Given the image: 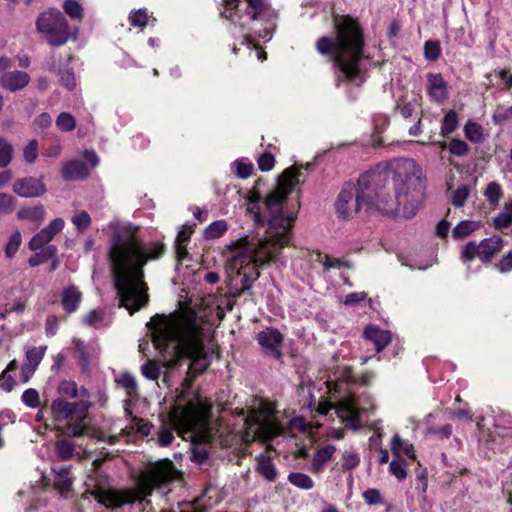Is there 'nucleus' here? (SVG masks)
Returning a JSON list of instances; mask_svg holds the SVG:
<instances>
[{
	"label": "nucleus",
	"mask_w": 512,
	"mask_h": 512,
	"mask_svg": "<svg viewBox=\"0 0 512 512\" xmlns=\"http://www.w3.org/2000/svg\"><path fill=\"white\" fill-rule=\"evenodd\" d=\"M257 472L264 477L267 481L273 482L277 478V470L272 461L265 457L260 456L257 460Z\"/></svg>",
	"instance_id": "nucleus-29"
},
{
	"label": "nucleus",
	"mask_w": 512,
	"mask_h": 512,
	"mask_svg": "<svg viewBox=\"0 0 512 512\" xmlns=\"http://www.w3.org/2000/svg\"><path fill=\"white\" fill-rule=\"evenodd\" d=\"M117 383L126 390L127 397H134L137 394L135 378L128 373H123L117 378Z\"/></svg>",
	"instance_id": "nucleus-40"
},
{
	"label": "nucleus",
	"mask_w": 512,
	"mask_h": 512,
	"mask_svg": "<svg viewBox=\"0 0 512 512\" xmlns=\"http://www.w3.org/2000/svg\"><path fill=\"white\" fill-rule=\"evenodd\" d=\"M180 476L173 463L161 460L149 464L139 475L137 485L133 489H97L93 492L95 499L107 508H120L136 501L142 503L157 488L163 494L167 485Z\"/></svg>",
	"instance_id": "nucleus-7"
},
{
	"label": "nucleus",
	"mask_w": 512,
	"mask_h": 512,
	"mask_svg": "<svg viewBox=\"0 0 512 512\" xmlns=\"http://www.w3.org/2000/svg\"><path fill=\"white\" fill-rule=\"evenodd\" d=\"M154 347L163 354L170 367L182 357L192 360L190 374L201 373L207 367L203 341L205 321L189 307L168 314H156L147 324Z\"/></svg>",
	"instance_id": "nucleus-4"
},
{
	"label": "nucleus",
	"mask_w": 512,
	"mask_h": 512,
	"mask_svg": "<svg viewBox=\"0 0 512 512\" xmlns=\"http://www.w3.org/2000/svg\"><path fill=\"white\" fill-rule=\"evenodd\" d=\"M56 449H57L58 456L62 460H66V459L70 458L72 456V453L74 450L73 445L66 440H61V441L57 442Z\"/></svg>",
	"instance_id": "nucleus-57"
},
{
	"label": "nucleus",
	"mask_w": 512,
	"mask_h": 512,
	"mask_svg": "<svg viewBox=\"0 0 512 512\" xmlns=\"http://www.w3.org/2000/svg\"><path fill=\"white\" fill-rule=\"evenodd\" d=\"M222 15L240 30L242 43L258 50L253 35L268 41L272 37V24L258 29L260 22H269L275 17L274 10L266 0H224Z\"/></svg>",
	"instance_id": "nucleus-8"
},
{
	"label": "nucleus",
	"mask_w": 512,
	"mask_h": 512,
	"mask_svg": "<svg viewBox=\"0 0 512 512\" xmlns=\"http://www.w3.org/2000/svg\"><path fill=\"white\" fill-rule=\"evenodd\" d=\"M373 374L366 373L356 378L350 368H345L342 372L341 379L327 380L324 382L327 393L334 395L342 391V385L344 383H358L360 385H368L371 382Z\"/></svg>",
	"instance_id": "nucleus-15"
},
{
	"label": "nucleus",
	"mask_w": 512,
	"mask_h": 512,
	"mask_svg": "<svg viewBox=\"0 0 512 512\" xmlns=\"http://www.w3.org/2000/svg\"><path fill=\"white\" fill-rule=\"evenodd\" d=\"M300 177L296 167L287 168L279 176L275 189L266 196L265 237L241 238L228 247L226 270L231 281L240 285L241 290L249 289L260 275L259 268L277 261L282 249L289 245L298 204L288 196L300 183Z\"/></svg>",
	"instance_id": "nucleus-2"
},
{
	"label": "nucleus",
	"mask_w": 512,
	"mask_h": 512,
	"mask_svg": "<svg viewBox=\"0 0 512 512\" xmlns=\"http://www.w3.org/2000/svg\"><path fill=\"white\" fill-rule=\"evenodd\" d=\"M363 498L368 505L383 504L384 500L379 490L367 489L363 492Z\"/></svg>",
	"instance_id": "nucleus-56"
},
{
	"label": "nucleus",
	"mask_w": 512,
	"mask_h": 512,
	"mask_svg": "<svg viewBox=\"0 0 512 512\" xmlns=\"http://www.w3.org/2000/svg\"><path fill=\"white\" fill-rule=\"evenodd\" d=\"M16 205L15 198L7 193H0V214H10Z\"/></svg>",
	"instance_id": "nucleus-53"
},
{
	"label": "nucleus",
	"mask_w": 512,
	"mask_h": 512,
	"mask_svg": "<svg viewBox=\"0 0 512 512\" xmlns=\"http://www.w3.org/2000/svg\"><path fill=\"white\" fill-rule=\"evenodd\" d=\"M234 174L242 179L248 178L253 171V164L247 159H238L232 163Z\"/></svg>",
	"instance_id": "nucleus-37"
},
{
	"label": "nucleus",
	"mask_w": 512,
	"mask_h": 512,
	"mask_svg": "<svg viewBox=\"0 0 512 512\" xmlns=\"http://www.w3.org/2000/svg\"><path fill=\"white\" fill-rule=\"evenodd\" d=\"M476 257L480 258V244H476L475 242L467 243L461 252V259L464 263H468L475 259Z\"/></svg>",
	"instance_id": "nucleus-48"
},
{
	"label": "nucleus",
	"mask_w": 512,
	"mask_h": 512,
	"mask_svg": "<svg viewBox=\"0 0 512 512\" xmlns=\"http://www.w3.org/2000/svg\"><path fill=\"white\" fill-rule=\"evenodd\" d=\"M496 267L501 273H507L512 270V250L502 257Z\"/></svg>",
	"instance_id": "nucleus-64"
},
{
	"label": "nucleus",
	"mask_w": 512,
	"mask_h": 512,
	"mask_svg": "<svg viewBox=\"0 0 512 512\" xmlns=\"http://www.w3.org/2000/svg\"><path fill=\"white\" fill-rule=\"evenodd\" d=\"M512 118V105L506 109L499 108L493 115L495 123L502 124Z\"/></svg>",
	"instance_id": "nucleus-63"
},
{
	"label": "nucleus",
	"mask_w": 512,
	"mask_h": 512,
	"mask_svg": "<svg viewBox=\"0 0 512 512\" xmlns=\"http://www.w3.org/2000/svg\"><path fill=\"white\" fill-rule=\"evenodd\" d=\"M22 402L29 408H37L40 405V396L36 389H26L21 396Z\"/></svg>",
	"instance_id": "nucleus-51"
},
{
	"label": "nucleus",
	"mask_w": 512,
	"mask_h": 512,
	"mask_svg": "<svg viewBox=\"0 0 512 512\" xmlns=\"http://www.w3.org/2000/svg\"><path fill=\"white\" fill-rule=\"evenodd\" d=\"M458 114L454 110H449L441 123L440 133L442 136H446L455 131L458 126Z\"/></svg>",
	"instance_id": "nucleus-35"
},
{
	"label": "nucleus",
	"mask_w": 512,
	"mask_h": 512,
	"mask_svg": "<svg viewBox=\"0 0 512 512\" xmlns=\"http://www.w3.org/2000/svg\"><path fill=\"white\" fill-rule=\"evenodd\" d=\"M482 227L481 221L462 220L452 230V237L456 240L464 239Z\"/></svg>",
	"instance_id": "nucleus-26"
},
{
	"label": "nucleus",
	"mask_w": 512,
	"mask_h": 512,
	"mask_svg": "<svg viewBox=\"0 0 512 512\" xmlns=\"http://www.w3.org/2000/svg\"><path fill=\"white\" fill-rule=\"evenodd\" d=\"M102 231L109 236L108 256L120 305L132 314L148 302L143 267L162 255L163 246L145 245L137 236V227L128 222L110 221Z\"/></svg>",
	"instance_id": "nucleus-3"
},
{
	"label": "nucleus",
	"mask_w": 512,
	"mask_h": 512,
	"mask_svg": "<svg viewBox=\"0 0 512 512\" xmlns=\"http://www.w3.org/2000/svg\"><path fill=\"white\" fill-rule=\"evenodd\" d=\"M12 190L22 198H37L44 195L47 188L42 178L24 177L13 183Z\"/></svg>",
	"instance_id": "nucleus-13"
},
{
	"label": "nucleus",
	"mask_w": 512,
	"mask_h": 512,
	"mask_svg": "<svg viewBox=\"0 0 512 512\" xmlns=\"http://www.w3.org/2000/svg\"><path fill=\"white\" fill-rule=\"evenodd\" d=\"M22 243V235L19 230H14L10 235L8 242L5 246V255L7 258H12L18 252Z\"/></svg>",
	"instance_id": "nucleus-38"
},
{
	"label": "nucleus",
	"mask_w": 512,
	"mask_h": 512,
	"mask_svg": "<svg viewBox=\"0 0 512 512\" xmlns=\"http://www.w3.org/2000/svg\"><path fill=\"white\" fill-rule=\"evenodd\" d=\"M389 472L399 480H403L407 476V463L402 458H395L389 465Z\"/></svg>",
	"instance_id": "nucleus-44"
},
{
	"label": "nucleus",
	"mask_w": 512,
	"mask_h": 512,
	"mask_svg": "<svg viewBox=\"0 0 512 512\" xmlns=\"http://www.w3.org/2000/svg\"><path fill=\"white\" fill-rule=\"evenodd\" d=\"M336 448L332 445H327L321 449H319L313 456L312 459V469L315 472H319L322 470L323 466L327 461H329L333 454L335 453Z\"/></svg>",
	"instance_id": "nucleus-28"
},
{
	"label": "nucleus",
	"mask_w": 512,
	"mask_h": 512,
	"mask_svg": "<svg viewBox=\"0 0 512 512\" xmlns=\"http://www.w3.org/2000/svg\"><path fill=\"white\" fill-rule=\"evenodd\" d=\"M465 137L473 143H480L483 141V128L480 124L473 120H468L464 125Z\"/></svg>",
	"instance_id": "nucleus-32"
},
{
	"label": "nucleus",
	"mask_w": 512,
	"mask_h": 512,
	"mask_svg": "<svg viewBox=\"0 0 512 512\" xmlns=\"http://www.w3.org/2000/svg\"><path fill=\"white\" fill-rule=\"evenodd\" d=\"M391 451L395 458H402V455H405L410 459L415 458L413 445L408 441L403 440L398 434H395L392 438Z\"/></svg>",
	"instance_id": "nucleus-25"
},
{
	"label": "nucleus",
	"mask_w": 512,
	"mask_h": 512,
	"mask_svg": "<svg viewBox=\"0 0 512 512\" xmlns=\"http://www.w3.org/2000/svg\"><path fill=\"white\" fill-rule=\"evenodd\" d=\"M84 323L91 327L101 328L108 326L111 320L106 316L103 310L95 309L84 317Z\"/></svg>",
	"instance_id": "nucleus-30"
},
{
	"label": "nucleus",
	"mask_w": 512,
	"mask_h": 512,
	"mask_svg": "<svg viewBox=\"0 0 512 512\" xmlns=\"http://www.w3.org/2000/svg\"><path fill=\"white\" fill-rule=\"evenodd\" d=\"M211 403L191 387L183 388L177 395L175 403L167 414L158 432L160 446H168L174 439V431L180 436L193 441H207L211 435Z\"/></svg>",
	"instance_id": "nucleus-6"
},
{
	"label": "nucleus",
	"mask_w": 512,
	"mask_h": 512,
	"mask_svg": "<svg viewBox=\"0 0 512 512\" xmlns=\"http://www.w3.org/2000/svg\"><path fill=\"white\" fill-rule=\"evenodd\" d=\"M136 432L135 424L130 420V423L121 429L119 434L108 435L105 431L99 430L95 431L92 437L96 438L98 441L108 443L109 445H114L118 442L120 436H129Z\"/></svg>",
	"instance_id": "nucleus-27"
},
{
	"label": "nucleus",
	"mask_w": 512,
	"mask_h": 512,
	"mask_svg": "<svg viewBox=\"0 0 512 512\" xmlns=\"http://www.w3.org/2000/svg\"><path fill=\"white\" fill-rule=\"evenodd\" d=\"M63 10L72 20L80 21L83 17V8L76 0H65Z\"/></svg>",
	"instance_id": "nucleus-42"
},
{
	"label": "nucleus",
	"mask_w": 512,
	"mask_h": 512,
	"mask_svg": "<svg viewBox=\"0 0 512 512\" xmlns=\"http://www.w3.org/2000/svg\"><path fill=\"white\" fill-rule=\"evenodd\" d=\"M143 375L151 380H156L159 377L160 369L156 362L148 361L142 366Z\"/></svg>",
	"instance_id": "nucleus-59"
},
{
	"label": "nucleus",
	"mask_w": 512,
	"mask_h": 512,
	"mask_svg": "<svg viewBox=\"0 0 512 512\" xmlns=\"http://www.w3.org/2000/svg\"><path fill=\"white\" fill-rule=\"evenodd\" d=\"M47 347L45 345L39 347H31L27 349L25 362L21 368V381L27 383L35 373L38 365L42 361Z\"/></svg>",
	"instance_id": "nucleus-16"
},
{
	"label": "nucleus",
	"mask_w": 512,
	"mask_h": 512,
	"mask_svg": "<svg viewBox=\"0 0 512 512\" xmlns=\"http://www.w3.org/2000/svg\"><path fill=\"white\" fill-rule=\"evenodd\" d=\"M29 82L30 76L28 73L19 70L4 72L0 77L1 87L11 92L24 89Z\"/></svg>",
	"instance_id": "nucleus-18"
},
{
	"label": "nucleus",
	"mask_w": 512,
	"mask_h": 512,
	"mask_svg": "<svg viewBox=\"0 0 512 512\" xmlns=\"http://www.w3.org/2000/svg\"><path fill=\"white\" fill-rule=\"evenodd\" d=\"M427 91L430 98L437 103H442L447 99L448 86L441 74L427 75Z\"/></svg>",
	"instance_id": "nucleus-19"
},
{
	"label": "nucleus",
	"mask_w": 512,
	"mask_h": 512,
	"mask_svg": "<svg viewBox=\"0 0 512 512\" xmlns=\"http://www.w3.org/2000/svg\"><path fill=\"white\" fill-rule=\"evenodd\" d=\"M82 300V294L75 286L65 288L61 294V304L67 313L75 312Z\"/></svg>",
	"instance_id": "nucleus-22"
},
{
	"label": "nucleus",
	"mask_w": 512,
	"mask_h": 512,
	"mask_svg": "<svg viewBox=\"0 0 512 512\" xmlns=\"http://www.w3.org/2000/svg\"><path fill=\"white\" fill-rule=\"evenodd\" d=\"M469 195H470V187L469 186H467V185L459 186L452 194V198H451L452 204L455 207H462L465 204Z\"/></svg>",
	"instance_id": "nucleus-50"
},
{
	"label": "nucleus",
	"mask_w": 512,
	"mask_h": 512,
	"mask_svg": "<svg viewBox=\"0 0 512 512\" xmlns=\"http://www.w3.org/2000/svg\"><path fill=\"white\" fill-rule=\"evenodd\" d=\"M274 164V157L270 153H264L258 158V166L261 171H270Z\"/></svg>",
	"instance_id": "nucleus-62"
},
{
	"label": "nucleus",
	"mask_w": 512,
	"mask_h": 512,
	"mask_svg": "<svg viewBox=\"0 0 512 512\" xmlns=\"http://www.w3.org/2000/svg\"><path fill=\"white\" fill-rule=\"evenodd\" d=\"M64 226L65 222L62 218L53 219L45 228L41 229L30 239L28 243L29 249L37 251L47 247L55 235L63 230Z\"/></svg>",
	"instance_id": "nucleus-14"
},
{
	"label": "nucleus",
	"mask_w": 512,
	"mask_h": 512,
	"mask_svg": "<svg viewBox=\"0 0 512 512\" xmlns=\"http://www.w3.org/2000/svg\"><path fill=\"white\" fill-rule=\"evenodd\" d=\"M17 362L16 360H12L6 367V369L0 375V387L5 392H10L15 386V380L10 375L11 371L16 370Z\"/></svg>",
	"instance_id": "nucleus-34"
},
{
	"label": "nucleus",
	"mask_w": 512,
	"mask_h": 512,
	"mask_svg": "<svg viewBox=\"0 0 512 512\" xmlns=\"http://www.w3.org/2000/svg\"><path fill=\"white\" fill-rule=\"evenodd\" d=\"M71 222L78 232H84L90 227L92 218L88 212L82 210L71 217Z\"/></svg>",
	"instance_id": "nucleus-39"
},
{
	"label": "nucleus",
	"mask_w": 512,
	"mask_h": 512,
	"mask_svg": "<svg viewBox=\"0 0 512 512\" xmlns=\"http://www.w3.org/2000/svg\"><path fill=\"white\" fill-rule=\"evenodd\" d=\"M56 126L63 132L72 131L76 127V120L71 114L63 112L57 117Z\"/></svg>",
	"instance_id": "nucleus-47"
},
{
	"label": "nucleus",
	"mask_w": 512,
	"mask_h": 512,
	"mask_svg": "<svg viewBox=\"0 0 512 512\" xmlns=\"http://www.w3.org/2000/svg\"><path fill=\"white\" fill-rule=\"evenodd\" d=\"M149 21L148 13L146 9H139L132 11L129 15V23L133 27L144 28Z\"/></svg>",
	"instance_id": "nucleus-45"
},
{
	"label": "nucleus",
	"mask_w": 512,
	"mask_h": 512,
	"mask_svg": "<svg viewBox=\"0 0 512 512\" xmlns=\"http://www.w3.org/2000/svg\"><path fill=\"white\" fill-rule=\"evenodd\" d=\"M378 169L362 174L357 182L344 184L335 203L339 217L351 219L361 211L404 218L416 215L424 192L422 167L411 158H398Z\"/></svg>",
	"instance_id": "nucleus-1"
},
{
	"label": "nucleus",
	"mask_w": 512,
	"mask_h": 512,
	"mask_svg": "<svg viewBox=\"0 0 512 512\" xmlns=\"http://www.w3.org/2000/svg\"><path fill=\"white\" fill-rule=\"evenodd\" d=\"M314 261L318 262L319 264H321L325 271L329 270L331 268H340L341 266L349 267L347 262H343V261H340L338 259H333V258H331V257H329L327 255H322L320 253H317L315 255Z\"/></svg>",
	"instance_id": "nucleus-46"
},
{
	"label": "nucleus",
	"mask_w": 512,
	"mask_h": 512,
	"mask_svg": "<svg viewBox=\"0 0 512 512\" xmlns=\"http://www.w3.org/2000/svg\"><path fill=\"white\" fill-rule=\"evenodd\" d=\"M90 173V168L79 160H70L62 167V176L66 180L84 179Z\"/></svg>",
	"instance_id": "nucleus-20"
},
{
	"label": "nucleus",
	"mask_w": 512,
	"mask_h": 512,
	"mask_svg": "<svg viewBox=\"0 0 512 512\" xmlns=\"http://www.w3.org/2000/svg\"><path fill=\"white\" fill-rule=\"evenodd\" d=\"M90 403L81 401L69 403L61 398L53 401L51 410L55 421L64 433L72 436H81L86 432V417Z\"/></svg>",
	"instance_id": "nucleus-11"
},
{
	"label": "nucleus",
	"mask_w": 512,
	"mask_h": 512,
	"mask_svg": "<svg viewBox=\"0 0 512 512\" xmlns=\"http://www.w3.org/2000/svg\"><path fill=\"white\" fill-rule=\"evenodd\" d=\"M374 408L373 401L370 396L356 397L349 393L347 396L339 400L337 405L328 401L320 402L317 411L321 415H328L331 411L337 415L346 427L357 430L361 427L360 414L370 411Z\"/></svg>",
	"instance_id": "nucleus-10"
},
{
	"label": "nucleus",
	"mask_w": 512,
	"mask_h": 512,
	"mask_svg": "<svg viewBox=\"0 0 512 512\" xmlns=\"http://www.w3.org/2000/svg\"><path fill=\"white\" fill-rule=\"evenodd\" d=\"M449 151L455 156H464L468 153V145L460 139H453L449 143Z\"/></svg>",
	"instance_id": "nucleus-55"
},
{
	"label": "nucleus",
	"mask_w": 512,
	"mask_h": 512,
	"mask_svg": "<svg viewBox=\"0 0 512 512\" xmlns=\"http://www.w3.org/2000/svg\"><path fill=\"white\" fill-rule=\"evenodd\" d=\"M365 338L375 345L376 351L381 352L391 341V334L376 326H368L364 331Z\"/></svg>",
	"instance_id": "nucleus-21"
},
{
	"label": "nucleus",
	"mask_w": 512,
	"mask_h": 512,
	"mask_svg": "<svg viewBox=\"0 0 512 512\" xmlns=\"http://www.w3.org/2000/svg\"><path fill=\"white\" fill-rule=\"evenodd\" d=\"M480 259L483 262H489L492 257L503 247V239L500 236L486 238L480 243Z\"/></svg>",
	"instance_id": "nucleus-23"
},
{
	"label": "nucleus",
	"mask_w": 512,
	"mask_h": 512,
	"mask_svg": "<svg viewBox=\"0 0 512 512\" xmlns=\"http://www.w3.org/2000/svg\"><path fill=\"white\" fill-rule=\"evenodd\" d=\"M484 196L486 197L489 203L493 205L498 204L503 196L501 185L497 182H490L486 187Z\"/></svg>",
	"instance_id": "nucleus-43"
},
{
	"label": "nucleus",
	"mask_w": 512,
	"mask_h": 512,
	"mask_svg": "<svg viewBox=\"0 0 512 512\" xmlns=\"http://www.w3.org/2000/svg\"><path fill=\"white\" fill-rule=\"evenodd\" d=\"M288 481L295 487L302 490H310L314 487L313 479L301 472H292L288 475Z\"/></svg>",
	"instance_id": "nucleus-33"
},
{
	"label": "nucleus",
	"mask_w": 512,
	"mask_h": 512,
	"mask_svg": "<svg viewBox=\"0 0 512 512\" xmlns=\"http://www.w3.org/2000/svg\"><path fill=\"white\" fill-rule=\"evenodd\" d=\"M257 340L267 353H270L275 358L280 357L283 337L277 329L267 328L261 331L258 333Z\"/></svg>",
	"instance_id": "nucleus-17"
},
{
	"label": "nucleus",
	"mask_w": 512,
	"mask_h": 512,
	"mask_svg": "<svg viewBox=\"0 0 512 512\" xmlns=\"http://www.w3.org/2000/svg\"><path fill=\"white\" fill-rule=\"evenodd\" d=\"M55 473V488L65 495L71 488L72 478L70 476V468L66 466L53 467Z\"/></svg>",
	"instance_id": "nucleus-24"
},
{
	"label": "nucleus",
	"mask_w": 512,
	"mask_h": 512,
	"mask_svg": "<svg viewBox=\"0 0 512 512\" xmlns=\"http://www.w3.org/2000/svg\"><path fill=\"white\" fill-rule=\"evenodd\" d=\"M493 222L496 229L507 228L512 224V216L507 211L503 210V212L494 218Z\"/></svg>",
	"instance_id": "nucleus-60"
},
{
	"label": "nucleus",
	"mask_w": 512,
	"mask_h": 512,
	"mask_svg": "<svg viewBox=\"0 0 512 512\" xmlns=\"http://www.w3.org/2000/svg\"><path fill=\"white\" fill-rule=\"evenodd\" d=\"M243 420L245 430L242 438L245 442L257 439L268 440L283 431V426L274 415L272 404L267 401H257Z\"/></svg>",
	"instance_id": "nucleus-9"
},
{
	"label": "nucleus",
	"mask_w": 512,
	"mask_h": 512,
	"mask_svg": "<svg viewBox=\"0 0 512 512\" xmlns=\"http://www.w3.org/2000/svg\"><path fill=\"white\" fill-rule=\"evenodd\" d=\"M440 47L437 42L427 41L424 45V55L427 60L434 61L439 57Z\"/></svg>",
	"instance_id": "nucleus-58"
},
{
	"label": "nucleus",
	"mask_w": 512,
	"mask_h": 512,
	"mask_svg": "<svg viewBox=\"0 0 512 512\" xmlns=\"http://www.w3.org/2000/svg\"><path fill=\"white\" fill-rule=\"evenodd\" d=\"M39 250V252H36L28 260L29 265L32 267L47 262L49 259L53 258L57 253V248L54 245H48L47 247L41 248Z\"/></svg>",
	"instance_id": "nucleus-31"
},
{
	"label": "nucleus",
	"mask_w": 512,
	"mask_h": 512,
	"mask_svg": "<svg viewBox=\"0 0 512 512\" xmlns=\"http://www.w3.org/2000/svg\"><path fill=\"white\" fill-rule=\"evenodd\" d=\"M228 229L225 220H217L212 222L205 230V236L208 239H216L221 237Z\"/></svg>",
	"instance_id": "nucleus-41"
},
{
	"label": "nucleus",
	"mask_w": 512,
	"mask_h": 512,
	"mask_svg": "<svg viewBox=\"0 0 512 512\" xmlns=\"http://www.w3.org/2000/svg\"><path fill=\"white\" fill-rule=\"evenodd\" d=\"M13 157V147L6 140L0 138V167H6L10 164Z\"/></svg>",
	"instance_id": "nucleus-49"
},
{
	"label": "nucleus",
	"mask_w": 512,
	"mask_h": 512,
	"mask_svg": "<svg viewBox=\"0 0 512 512\" xmlns=\"http://www.w3.org/2000/svg\"><path fill=\"white\" fill-rule=\"evenodd\" d=\"M334 29L336 37L319 38L316 49L321 55L333 57L338 80L344 79L359 85L364 81L362 29L358 22L349 16L336 17Z\"/></svg>",
	"instance_id": "nucleus-5"
},
{
	"label": "nucleus",
	"mask_w": 512,
	"mask_h": 512,
	"mask_svg": "<svg viewBox=\"0 0 512 512\" xmlns=\"http://www.w3.org/2000/svg\"><path fill=\"white\" fill-rule=\"evenodd\" d=\"M23 157L27 163H33L38 157V142L31 140L23 150Z\"/></svg>",
	"instance_id": "nucleus-54"
},
{
	"label": "nucleus",
	"mask_w": 512,
	"mask_h": 512,
	"mask_svg": "<svg viewBox=\"0 0 512 512\" xmlns=\"http://www.w3.org/2000/svg\"><path fill=\"white\" fill-rule=\"evenodd\" d=\"M343 464L342 467L345 470H350L357 467L360 463L359 455L353 450H347L342 455Z\"/></svg>",
	"instance_id": "nucleus-52"
},
{
	"label": "nucleus",
	"mask_w": 512,
	"mask_h": 512,
	"mask_svg": "<svg viewBox=\"0 0 512 512\" xmlns=\"http://www.w3.org/2000/svg\"><path fill=\"white\" fill-rule=\"evenodd\" d=\"M36 29L41 37L52 46L64 45L71 37L66 18L54 8L39 14L36 20Z\"/></svg>",
	"instance_id": "nucleus-12"
},
{
	"label": "nucleus",
	"mask_w": 512,
	"mask_h": 512,
	"mask_svg": "<svg viewBox=\"0 0 512 512\" xmlns=\"http://www.w3.org/2000/svg\"><path fill=\"white\" fill-rule=\"evenodd\" d=\"M17 216L19 219H26L30 221H41L45 216V209L43 206H35L30 208L21 209L18 211Z\"/></svg>",
	"instance_id": "nucleus-36"
},
{
	"label": "nucleus",
	"mask_w": 512,
	"mask_h": 512,
	"mask_svg": "<svg viewBox=\"0 0 512 512\" xmlns=\"http://www.w3.org/2000/svg\"><path fill=\"white\" fill-rule=\"evenodd\" d=\"M132 422L135 424L136 432L142 434L143 436H147L151 433L153 426L149 422H146L139 417H132Z\"/></svg>",
	"instance_id": "nucleus-61"
}]
</instances>
